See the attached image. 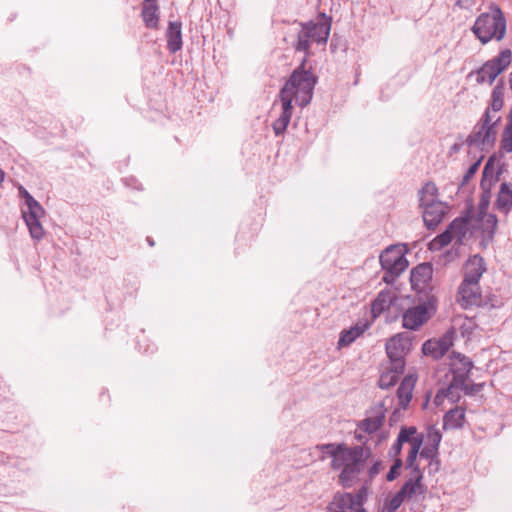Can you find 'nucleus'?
I'll use <instances>...</instances> for the list:
<instances>
[{"label":"nucleus","mask_w":512,"mask_h":512,"mask_svg":"<svg viewBox=\"0 0 512 512\" xmlns=\"http://www.w3.org/2000/svg\"><path fill=\"white\" fill-rule=\"evenodd\" d=\"M316 82L317 78L311 68L307 67V57H305L280 90L279 98L282 112L273 123V130L276 135L283 134L290 123L293 114L292 101L301 107L310 103Z\"/></svg>","instance_id":"f257e3e1"},{"label":"nucleus","mask_w":512,"mask_h":512,"mask_svg":"<svg viewBox=\"0 0 512 512\" xmlns=\"http://www.w3.org/2000/svg\"><path fill=\"white\" fill-rule=\"evenodd\" d=\"M317 449L332 459L333 470H341L339 482L344 487L353 485L371 457L370 447L363 445L348 447L344 443H329L318 445Z\"/></svg>","instance_id":"f03ea898"},{"label":"nucleus","mask_w":512,"mask_h":512,"mask_svg":"<svg viewBox=\"0 0 512 512\" xmlns=\"http://www.w3.org/2000/svg\"><path fill=\"white\" fill-rule=\"evenodd\" d=\"M507 21L502 9L491 4L489 11L481 13L472 26V32L476 38L486 44L492 40L501 41L506 34Z\"/></svg>","instance_id":"7ed1b4c3"},{"label":"nucleus","mask_w":512,"mask_h":512,"mask_svg":"<svg viewBox=\"0 0 512 512\" xmlns=\"http://www.w3.org/2000/svg\"><path fill=\"white\" fill-rule=\"evenodd\" d=\"M380 263L386 271L383 281L387 284L392 283L408 267V261L405 258V249L401 245H392L385 249L380 255Z\"/></svg>","instance_id":"20e7f679"},{"label":"nucleus","mask_w":512,"mask_h":512,"mask_svg":"<svg viewBox=\"0 0 512 512\" xmlns=\"http://www.w3.org/2000/svg\"><path fill=\"white\" fill-rule=\"evenodd\" d=\"M417 429L413 426L402 428L398 434L397 440L389 450V456L399 458L402 447L405 443L409 444L410 449L406 459V468H413L417 455L419 454L422 446V437L416 436Z\"/></svg>","instance_id":"39448f33"},{"label":"nucleus","mask_w":512,"mask_h":512,"mask_svg":"<svg viewBox=\"0 0 512 512\" xmlns=\"http://www.w3.org/2000/svg\"><path fill=\"white\" fill-rule=\"evenodd\" d=\"M512 61V51L510 49L502 50L497 56L485 62L476 71V81L480 84H492Z\"/></svg>","instance_id":"423d86ee"},{"label":"nucleus","mask_w":512,"mask_h":512,"mask_svg":"<svg viewBox=\"0 0 512 512\" xmlns=\"http://www.w3.org/2000/svg\"><path fill=\"white\" fill-rule=\"evenodd\" d=\"M436 307L431 302H423L406 309L402 314V326L407 330L417 331L435 314Z\"/></svg>","instance_id":"0eeeda50"},{"label":"nucleus","mask_w":512,"mask_h":512,"mask_svg":"<svg viewBox=\"0 0 512 512\" xmlns=\"http://www.w3.org/2000/svg\"><path fill=\"white\" fill-rule=\"evenodd\" d=\"M412 346L411 338L405 333H398L386 342L385 349L389 360L395 361V368H405L404 356Z\"/></svg>","instance_id":"6e6552de"},{"label":"nucleus","mask_w":512,"mask_h":512,"mask_svg":"<svg viewBox=\"0 0 512 512\" xmlns=\"http://www.w3.org/2000/svg\"><path fill=\"white\" fill-rule=\"evenodd\" d=\"M500 121V115H492L490 110H486L481 125L476 127L470 135V141L477 144L490 145L496 138V127Z\"/></svg>","instance_id":"1a4fd4ad"},{"label":"nucleus","mask_w":512,"mask_h":512,"mask_svg":"<svg viewBox=\"0 0 512 512\" xmlns=\"http://www.w3.org/2000/svg\"><path fill=\"white\" fill-rule=\"evenodd\" d=\"M26 206L27 209L22 212L23 218L29 228L31 237L40 240L44 236V229L40 222L45 213L44 209L33 197H28Z\"/></svg>","instance_id":"9d476101"},{"label":"nucleus","mask_w":512,"mask_h":512,"mask_svg":"<svg viewBox=\"0 0 512 512\" xmlns=\"http://www.w3.org/2000/svg\"><path fill=\"white\" fill-rule=\"evenodd\" d=\"M468 223L465 219H455L445 232L435 237L429 243V249L436 251L447 246L454 238L461 241L466 234Z\"/></svg>","instance_id":"9b49d317"},{"label":"nucleus","mask_w":512,"mask_h":512,"mask_svg":"<svg viewBox=\"0 0 512 512\" xmlns=\"http://www.w3.org/2000/svg\"><path fill=\"white\" fill-rule=\"evenodd\" d=\"M455 329L446 331L440 338H433L425 341L422 345V353L435 360L442 358L454 343Z\"/></svg>","instance_id":"f8f14e48"},{"label":"nucleus","mask_w":512,"mask_h":512,"mask_svg":"<svg viewBox=\"0 0 512 512\" xmlns=\"http://www.w3.org/2000/svg\"><path fill=\"white\" fill-rule=\"evenodd\" d=\"M473 368V363L464 355L453 353L450 358L451 379L446 380L445 384H465Z\"/></svg>","instance_id":"ddd939ff"},{"label":"nucleus","mask_w":512,"mask_h":512,"mask_svg":"<svg viewBox=\"0 0 512 512\" xmlns=\"http://www.w3.org/2000/svg\"><path fill=\"white\" fill-rule=\"evenodd\" d=\"M457 302L464 309L480 306L482 294L479 282L463 280L458 289Z\"/></svg>","instance_id":"4468645a"},{"label":"nucleus","mask_w":512,"mask_h":512,"mask_svg":"<svg viewBox=\"0 0 512 512\" xmlns=\"http://www.w3.org/2000/svg\"><path fill=\"white\" fill-rule=\"evenodd\" d=\"M327 512H366L361 498L350 493L337 494L328 506Z\"/></svg>","instance_id":"2eb2a0df"},{"label":"nucleus","mask_w":512,"mask_h":512,"mask_svg":"<svg viewBox=\"0 0 512 512\" xmlns=\"http://www.w3.org/2000/svg\"><path fill=\"white\" fill-rule=\"evenodd\" d=\"M422 473L417 467H413V472L409 479L405 481L400 491L406 500H419L424 497L426 488L421 482Z\"/></svg>","instance_id":"dca6fc26"},{"label":"nucleus","mask_w":512,"mask_h":512,"mask_svg":"<svg viewBox=\"0 0 512 512\" xmlns=\"http://www.w3.org/2000/svg\"><path fill=\"white\" fill-rule=\"evenodd\" d=\"M433 274L432 266L428 263L419 264L411 271V284L413 289L422 291L431 280Z\"/></svg>","instance_id":"f3484780"},{"label":"nucleus","mask_w":512,"mask_h":512,"mask_svg":"<svg viewBox=\"0 0 512 512\" xmlns=\"http://www.w3.org/2000/svg\"><path fill=\"white\" fill-rule=\"evenodd\" d=\"M445 215V206L442 202H434L423 206V220L428 228H435Z\"/></svg>","instance_id":"a211bd4d"},{"label":"nucleus","mask_w":512,"mask_h":512,"mask_svg":"<svg viewBox=\"0 0 512 512\" xmlns=\"http://www.w3.org/2000/svg\"><path fill=\"white\" fill-rule=\"evenodd\" d=\"M485 271L486 267L484 259L479 255H474L466 262L463 280L479 282Z\"/></svg>","instance_id":"6ab92c4d"},{"label":"nucleus","mask_w":512,"mask_h":512,"mask_svg":"<svg viewBox=\"0 0 512 512\" xmlns=\"http://www.w3.org/2000/svg\"><path fill=\"white\" fill-rule=\"evenodd\" d=\"M312 42L325 43L330 34V24L326 21L319 23H308L303 26Z\"/></svg>","instance_id":"aec40b11"},{"label":"nucleus","mask_w":512,"mask_h":512,"mask_svg":"<svg viewBox=\"0 0 512 512\" xmlns=\"http://www.w3.org/2000/svg\"><path fill=\"white\" fill-rule=\"evenodd\" d=\"M141 16L147 28L156 29L159 24L157 0H143Z\"/></svg>","instance_id":"412c9836"},{"label":"nucleus","mask_w":512,"mask_h":512,"mask_svg":"<svg viewBox=\"0 0 512 512\" xmlns=\"http://www.w3.org/2000/svg\"><path fill=\"white\" fill-rule=\"evenodd\" d=\"M394 299L395 294L392 290L386 289L381 291L371 305L373 317H378L382 312L387 310Z\"/></svg>","instance_id":"4be33fe9"},{"label":"nucleus","mask_w":512,"mask_h":512,"mask_svg":"<svg viewBox=\"0 0 512 512\" xmlns=\"http://www.w3.org/2000/svg\"><path fill=\"white\" fill-rule=\"evenodd\" d=\"M167 47L170 52L175 53L182 47V33L180 22H170L167 29Z\"/></svg>","instance_id":"5701e85b"},{"label":"nucleus","mask_w":512,"mask_h":512,"mask_svg":"<svg viewBox=\"0 0 512 512\" xmlns=\"http://www.w3.org/2000/svg\"><path fill=\"white\" fill-rule=\"evenodd\" d=\"M465 420V411L462 408L449 410L443 417L444 429H459L463 426Z\"/></svg>","instance_id":"b1692460"},{"label":"nucleus","mask_w":512,"mask_h":512,"mask_svg":"<svg viewBox=\"0 0 512 512\" xmlns=\"http://www.w3.org/2000/svg\"><path fill=\"white\" fill-rule=\"evenodd\" d=\"M497 228V218L493 214L480 212L479 229L484 240H491Z\"/></svg>","instance_id":"393cba45"},{"label":"nucleus","mask_w":512,"mask_h":512,"mask_svg":"<svg viewBox=\"0 0 512 512\" xmlns=\"http://www.w3.org/2000/svg\"><path fill=\"white\" fill-rule=\"evenodd\" d=\"M395 361L389 360L380 375V384H397L401 379L404 368L396 369Z\"/></svg>","instance_id":"a878e982"},{"label":"nucleus","mask_w":512,"mask_h":512,"mask_svg":"<svg viewBox=\"0 0 512 512\" xmlns=\"http://www.w3.org/2000/svg\"><path fill=\"white\" fill-rule=\"evenodd\" d=\"M384 421V414L381 410L378 412L367 416L365 419L361 420L358 423V427H360L361 430H364V432H367V434H373L377 430L380 429Z\"/></svg>","instance_id":"bb28decb"},{"label":"nucleus","mask_w":512,"mask_h":512,"mask_svg":"<svg viewBox=\"0 0 512 512\" xmlns=\"http://www.w3.org/2000/svg\"><path fill=\"white\" fill-rule=\"evenodd\" d=\"M439 192L434 182H426L421 190L419 191V201L421 207L434 204V202H440L438 200Z\"/></svg>","instance_id":"cd10ccee"},{"label":"nucleus","mask_w":512,"mask_h":512,"mask_svg":"<svg viewBox=\"0 0 512 512\" xmlns=\"http://www.w3.org/2000/svg\"><path fill=\"white\" fill-rule=\"evenodd\" d=\"M504 105V83L500 81L494 88L491 94V103L486 110H490L492 115H499V112Z\"/></svg>","instance_id":"c85d7f7f"},{"label":"nucleus","mask_w":512,"mask_h":512,"mask_svg":"<svg viewBox=\"0 0 512 512\" xmlns=\"http://www.w3.org/2000/svg\"><path fill=\"white\" fill-rule=\"evenodd\" d=\"M365 330L366 325L357 324L348 330L342 331L338 340V346L340 348L349 346L357 338H359L364 333Z\"/></svg>","instance_id":"c756f323"},{"label":"nucleus","mask_w":512,"mask_h":512,"mask_svg":"<svg viewBox=\"0 0 512 512\" xmlns=\"http://www.w3.org/2000/svg\"><path fill=\"white\" fill-rule=\"evenodd\" d=\"M497 208L503 212H508L512 207V186L502 183L498 192L496 201Z\"/></svg>","instance_id":"7c9ffc66"},{"label":"nucleus","mask_w":512,"mask_h":512,"mask_svg":"<svg viewBox=\"0 0 512 512\" xmlns=\"http://www.w3.org/2000/svg\"><path fill=\"white\" fill-rule=\"evenodd\" d=\"M481 386H446L445 388H441L434 397V404L436 406H441L446 399V396L449 394H453V390L455 388H462L465 390V394H472L474 392H478Z\"/></svg>","instance_id":"2f4dec72"},{"label":"nucleus","mask_w":512,"mask_h":512,"mask_svg":"<svg viewBox=\"0 0 512 512\" xmlns=\"http://www.w3.org/2000/svg\"><path fill=\"white\" fill-rule=\"evenodd\" d=\"M501 148L508 153H512V109L509 111L507 124L502 134Z\"/></svg>","instance_id":"473e14b6"},{"label":"nucleus","mask_w":512,"mask_h":512,"mask_svg":"<svg viewBox=\"0 0 512 512\" xmlns=\"http://www.w3.org/2000/svg\"><path fill=\"white\" fill-rule=\"evenodd\" d=\"M455 322L459 324V329L463 336H469L476 328V323L471 318L458 317Z\"/></svg>","instance_id":"72a5a7b5"},{"label":"nucleus","mask_w":512,"mask_h":512,"mask_svg":"<svg viewBox=\"0 0 512 512\" xmlns=\"http://www.w3.org/2000/svg\"><path fill=\"white\" fill-rule=\"evenodd\" d=\"M413 386H398V398L400 401V405L403 408L409 404L412 399Z\"/></svg>","instance_id":"f704fd0d"},{"label":"nucleus","mask_w":512,"mask_h":512,"mask_svg":"<svg viewBox=\"0 0 512 512\" xmlns=\"http://www.w3.org/2000/svg\"><path fill=\"white\" fill-rule=\"evenodd\" d=\"M310 42H312L311 38H309V35L302 28V30L298 34V41H297L295 48L298 51H304V52L308 53L309 47H310Z\"/></svg>","instance_id":"c9c22d12"},{"label":"nucleus","mask_w":512,"mask_h":512,"mask_svg":"<svg viewBox=\"0 0 512 512\" xmlns=\"http://www.w3.org/2000/svg\"><path fill=\"white\" fill-rule=\"evenodd\" d=\"M491 160L487 162L483 170V178L481 180V187L485 192H488L491 189L492 183L494 181L493 174L489 172V165Z\"/></svg>","instance_id":"e433bc0d"},{"label":"nucleus","mask_w":512,"mask_h":512,"mask_svg":"<svg viewBox=\"0 0 512 512\" xmlns=\"http://www.w3.org/2000/svg\"><path fill=\"white\" fill-rule=\"evenodd\" d=\"M403 462L400 458H396L394 460L393 465L391 466L390 470L388 471L386 475V479L388 481L395 480L400 475V470L402 468Z\"/></svg>","instance_id":"4c0bfd02"},{"label":"nucleus","mask_w":512,"mask_h":512,"mask_svg":"<svg viewBox=\"0 0 512 512\" xmlns=\"http://www.w3.org/2000/svg\"><path fill=\"white\" fill-rule=\"evenodd\" d=\"M427 439L430 446L439 449V445L442 439L441 433L437 429H430L427 434Z\"/></svg>","instance_id":"58836bf2"},{"label":"nucleus","mask_w":512,"mask_h":512,"mask_svg":"<svg viewBox=\"0 0 512 512\" xmlns=\"http://www.w3.org/2000/svg\"><path fill=\"white\" fill-rule=\"evenodd\" d=\"M404 500H406L405 496L403 494H401V491L399 490L394 495V497L390 500L389 510H392V511L396 510L403 503Z\"/></svg>","instance_id":"ea45409f"},{"label":"nucleus","mask_w":512,"mask_h":512,"mask_svg":"<svg viewBox=\"0 0 512 512\" xmlns=\"http://www.w3.org/2000/svg\"><path fill=\"white\" fill-rule=\"evenodd\" d=\"M438 453V449L433 447V446H430V445H426L420 452V456L422 458H425V459H433L434 457H436Z\"/></svg>","instance_id":"a19ab883"},{"label":"nucleus","mask_w":512,"mask_h":512,"mask_svg":"<svg viewBox=\"0 0 512 512\" xmlns=\"http://www.w3.org/2000/svg\"><path fill=\"white\" fill-rule=\"evenodd\" d=\"M455 5L460 9L472 11L476 5V0H456Z\"/></svg>","instance_id":"79ce46f5"},{"label":"nucleus","mask_w":512,"mask_h":512,"mask_svg":"<svg viewBox=\"0 0 512 512\" xmlns=\"http://www.w3.org/2000/svg\"><path fill=\"white\" fill-rule=\"evenodd\" d=\"M383 469V463L381 461H376L370 468H369V476L371 478L375 477L377 474L380 473V471Z\"/></svg>","instance_id":"37998d69"},{"label":"nucleus","mask_w":512,"mask_h":512,"mask_svg":"<svg viewBox=\"0 0 512 512\" xmlns=\"http://www.w3.org/2000/svg\"><path fill=\"white\" fill-rule=\"evenodd\" d=\"M366 434L367 432H364V430H361L360 427L357 426L354 432V437L358 442L364 445L367 441Z\"/></svg>","instance_id":"c03bdc74"},{"label":"nucleus","mask_w":512,"mask_h":512,"mask_svg":"<svg viewBox=\"0 0 512 512\" xmlns=\"http://www.w3.org/2000/svg\"><path fill=\"white\" fill-rule=\"evenodd\" d=\"M480 166V160L476 161L475 163H473L469 169L467 170L466 174H465V180H469L471 177H473V175L477 172L478 168Z\"/></svg>","instance_id":"a18cd8bd"},{"label":"nucleus","mask_w":512,"mask_h":512,"mask_svg":"<svg viewBox=\"0 0 512 512\" xmlns=\"http://www.w3.org/2000/svg\"><path fill=\"white\" fill-rule=\"evenodd\" d=\"M417 380L418 377L416 374L409 373L403 378L401 384H415Z\"/></svg>","instance_id":"49530a36"},{"label":"nucleus","mask_w":512,"mask_h":512,"mask_svg":"<svg viewBox=\"0 0 512 512\" xmlns=\"http://www.w3.org/2000/svg\"><path fill=\"white\" fill-rule=\"evenodd\" d=\"M459 391H463L465 393V390L462 388H455L453 390V394H449L446 396L447 399H449L452 403L456 402L459 399Z\"/></svg>","instance_id":"de8ad7c7"},{"label":"nucleus","mask_w":512,"mask_h":512,"mask_svg":"<svg viewBox=\"0 0 512 512\" xmlns=\"http://www.w3.org/2000/svg\"><path fill=\"white\" fill-rule=\"evenodd\" d=\"M20 195L25 199V203H28V197H32L23 187L19 189Z\"/></svg>","instance_id":"09e8293b"},{"label":"nucleus","mask_w":512,"mask_h":512,"mask_svg":"<svg viewBox=\"0 0 512 512\" xmlns=\"http://www.w3.org/2000/svg\"><path fill=\"white\" fill-rule=\"evenodd\" d=\"M5 178V172L0 168V186L2 185Z\"/></svg>","instance_id":"8fccbe9b"},{"label":"nucleus","mask_w":512,"mask_h":512,"mask_svg":"<svg viewBox=\"0 0 512 512\" xmlns=\"http://www.w3.org/2000/svg\"><path fill=\"white\" fill-rule=\"evenodd\" d=\"M509 82H510V87L512 89V73L510 74Z\"/></svg>","instance_id":"3c124183"}]
</instances>
